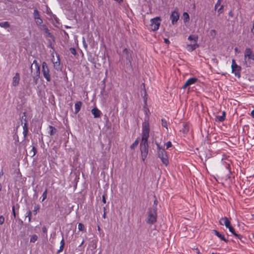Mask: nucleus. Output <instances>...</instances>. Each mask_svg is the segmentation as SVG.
<instances>
[{
    "label": "nucleus",
    "instance_id": "1",
    "mask_svg": "<svg viewBox=\"0 0 254 254\" xmlns=\"http://www.w3.org/2000/svg\"><path fill=\"white\" fill-rule=\"evenodd\" d=\"M157 218V208H149L146 222L148 224H153L156 222Z\"/></svg>",
    "mask_w": 254,
    "mask_h": 254
},
{
    "label": "nucleus",
    "instance_id": "2",
    "mask_svg": "<svg viewBox=\"0 0 254 254\" xmlns=\"http://www.w3.org/2000/svg\"><path fill=\"white\" fill-rule=\"evenodd\" d=\"M149 132L150 128L149 123L148 122L143 123L141 141H143V142L148 141Z\"/></svg>",
    "mask_w": 254,
    "mask_h": 254
},
{
    "label": "nucleus",
    "instance_id": "3",
    "mask_svg": "<svg viewBox=\"0 0 254 254\" xmlns=\"http://www.w3.org/2000/svg\"><path fill=\"white\" fill-rule=\"evenodd\" d=\"M148 141L143 142L141 141L140 144V150L141 152V159L144 161L147 157L148 152Z\"/></svg>",
    "mask_w": 254,
    "mask_h": 254
},
{
    "label": "nucleus",
    "instance_id": "4",
    "mask_svg": "<svg viewBox=\"0 0 254 254\" xmlns=\"http://www.w3.org/2000/svg\"><path fill=\"white\" fill-rule=\"evenodd\" d=\"M161 19L160 17H156L150 20V29L153 31L157 30L160 26Z\"/></svg>",
    "mask_w": 254,
    "mask_h": 254
},
{
    "label": "nucleus",
    "instance_id": "5",
    "mask_svg": "<svg viewBox=\"0 0 254 254\" xmlns=\"http://www.w3.org/2000/svg\"><path fill=\"white\" fill-rule=\"evenodd\" d=\"M158 156L161 159L163 164L167 166L169 164V160L167 152L164 149L160 148L158 150Z\"/></svg>",
    "mask_w": 254,
    "mask_h": 254
},
{
    "label": "nucleus",
    "instance_id": "6",
    "mask_svg": "<svg viewBox=\"0 0 254 254\" xmlns=\"http://www.w3.org/2000/svg\"><path fill=\"white\" fill-rule=\"evenodd\" d=\"M254 59V54L253 53L252 50L250 48H247L246 49L244 53V63L245 64L248 66V62L250 60Z\"/></svg>",
    "mask_w": 254,
    "mask_h": 254
},
{
    "label": "nucleus",
    "instance_id": "7",
    "mask_svg": "<svg viewBox=\"0 0 254 254\" xmlns=\"http://www.w3.org/2000/svg\"><path fill=\"white\" fill-rule=\"evenodd\" d=\"M34 66L36 69V71L35 72V75L33 76L34 81L35 84L37 83L38 80L40 77V66L38 64V63L36 60H34L32 64L31 65V72H32V67Z\"/></svg>",
    "mask_w": 254,
    "mask_h": 254
},
{
    "label": "nucleus",
    "instance_id": "8",
    "mask_svg": "<svg viewBox=\"0 0 254 254\" xmlns=\"http://www.w3.org/2000/svg\"><path fill=\"white\" fill-rule=\"evenodd\" d=\"M42 73L44 77L46 80L49 82L51 81V75L50 74V70L47 63L45 62H43L42 63Z\"/></svg>",
    "mask_w": 254,
    "mask_h": 254
},
{
    "label": "nucleus",
    "instance_id": "9",
    "mask_svg": "<svg viewBox=\"0 0 254 254\" xmlns=\"http://www.w3.org/2000/svg\"><path fill=\"white\" fill-rule=\"evenodd\" d=\"M231 68L232 72L235 74V76L240 77L241 76L240 70L241 69V67L240 66L237 64L234 60H232V61Z\"/></svg>",
    "mask_w": 254,
    "mask_h": 254
},
{
    "label": "nucleus",
    "instance_id": "10",
    "mask_svg": "<svg viewBox=\"0 0 254 254\" xmlns=\"http://www.w3.org/2000/svg\"><path fill=\"white\" fill-rule=\"evenodd\" d=\"M197 79L195 77L190 78L188 79L186 81V82L183 86L182 88L185 89L187 87H188L191 84H194L197 81Z\"/></svg>",
    "mask_w": 254,
    "mask_h": 254
},
{
    "label": "nucleus",
    "instance_id": "11",
    "mask_svg": "<svg viewBox=\"0 0 254 254\" xmlns=\"http://www.w3.org/2000/svg\"><path fill=\"white\" fill-rule=\"evenodd\" d=\"M179 18V15L178 11H174L172 12L170 16V19L173 24H174L175 22H176L178 20Z\"/></svg>",
    "mask_w": 254,
    "mask_h": 254
},
{
    "label": "nucleus",
    "instance_id": "12",
    "mask_svg": "<svg viewBox=\"0 0 254 254\" xmlns=\"http://www.w3.org/2000/svg\"><path fill=\"white\" fill-rule=\"evenodd\" d=\"M57 55V60H55L54 58H53L52 59V62H53V63L54 64V67L58 69L59 68H60V56L56 54ZM53 57H54V56H53Z\"/></svg>",
    "mask_w": 254,
    "mask_h": 254
},
{
    "label": "nucleus",
    "instance_id": "13",
    "mask_svg": "<svg viewBox=\"0 0 254 254\" xmlns=\"http://www.w3.org/2000/svg\"><path fill=\"white\" fill-rule=\"evenodd\" d=\"M20 80V75L19 73H16L15 75L12 78V84L13 86H16L18 85Z\"/></svg>",
    "mask_w": 254,
    "mask_h": 254
},
{
    "label": "nucleus",
    "instance_id": "14",
    "mask_svg": "<svg viewBox=\"0 0 254 254\" xmlns=\"http://www.w3.org/2000/svg\"><path fill=\"white\" fill-rule=\"evenodd\" d=\"M220 224L222 225H225L226 227H228L230 224V221L226 217H222L219 221Z\"/></svg>",
    "mask_w": 254,
    "mask_h": 254
},
{
    "label": "nucleus",
    "instance_id": "15",
    "mask_svg": "<svg viewBox=\"0 0 254 254\" xmlns=\"http://www.w3.org/2000/svg\"><path fill=\"white\" fill-rule=\"evenodd\" d=\"M199 47V45L196 43H194L193 44H188L186 46V48L188 51H192L194 50L196 48H198Z\"/></svg>",
    "mask_w": 254,
    "mask_h": 254
},
{
    "label": "nucleus",
    "instance_id": "16",
    "mask_svg": "<svg viewBox=\"0 0 254 254\" xmlns=\"http://www.w3.org/2000/svg\"><path fill=\"white\" fill-rule=\"evenodd\" d=\"M91 113L95 118H99L101 116V111L97 108H93Z\"/></svg>",
    "mask_w": 254,
    "mask_h": 254
},
{
    "label": "nucleus",
    "instance_id": "17",
    "mask_svg": "<svg viewBox=\"0 0 254 254\" xmlns=\"http://www.w3.org/2000/svg\"><path fill=\"white\" fill-rule=\"evenodd\" d=\"M229 230L230 232H231L234 235H235L236 237H238L239 239H241L242 238V236L241 235L235 233V229L231 225V224L229 225V226L228 227H227Z\"/></svg>",
    "mask_w": 254,
    "mask_h": 254
},
{
    "label": "nucleus",
    "instance_id": "18",
    "mask_svg": "<svg viewBox=\"0 0 254 254\" xmlns=\"http://www.w3.org/2000/svg\"><path fill=\"white\" fill-rule=\"evenodd\" d=\"M82 104V103L81 101H77L75 103V105H74V107H75L74 113L75 114H76L79 112V111L81 109Z\"/></svg>",
    "mask_w": 254,
    "mask_h": 254
},
{
    "label": "nucleus",
    "instance_id": "19",
    "mask_svg": "<svg viewBox=\"0 0 254 254\" xmlns=\"http://www.w3.org/2000/svg\"><path fill=\"white\" fill-rule=\"evenodd\" d=\"M212 232L217 236L218 238H219L221 240H223L225 242H227V240H226L225 236L220 234L218 231H217L216 230H213Z\"/></svg>",
    "mask_w": 254,
    "mask_h": 254
},
{
    "label": "nucleus",
    "instance_id": "20",
    "mask_svg": "<svg viewBox=\"0 0 254 254\" xmlns=\"http://www.w3.org/2000/svg\"><path fill=\"white\" fill-rule=\"evenodd\" d=\"M198 39V37L195 35H190L189 36L188 39L190 41H193L194 43L197 42Z\"/></svg>",
    "mask_w": 254,
    "mask_h": 254
},
{
    "label": "nucleus",
    "instance_id": "21",
    "mask_svg": "<svg viewBox=\"0 0 254 254\" xmlns=\"http://www.w3.org/2000/svg\"><path fill=\"white\" fill-rule=\"evenodd\" d=\"M33 17H34L35 20L37 19V18H40V14H39V12L38 11V10L37 9H35L34 10Z\"/></svg>",
    "mask_w": 254,
    "mask_h": 254
},
{
    "label": "nucleus",
    "instance_id": "22",
    "mask_svg": "<svg viewBox=\"0 0 254 254\" xmlns=\"http://www.w3.org/2000/svg\"><path fill=\"white\" fill-rule=\"evenodd\" d=\"M225 112H223V115L222 116H216V121L219 122H222L225 120Z\"/></svg>",
    "mask_w": 254,
    "mask_h": 254
},
{
    "label": "nucleus",
    "instance_id": "23",
    "mask_svg": "<svg viewBox=\"0 0 254 254\" xmlns=\"http://www.w3.org/2000/svg\"><path fill=\"white\" fill-rule=\"evenodd\" d=\"M49 128L50 129L49 133L51 135H53L56 133L57 129L55 127L49 126Z\"/></svg>",
    "mask_w": 254,
    "mask_h": 254
},
{
    "label": "nucleus",
    "instance_id": "24",
    "mask_svg": "<svg viewBox=\"0 0 254 254\" xmlns=\"http://www.w3.org/2000/svg\"><path fill=\"white\" fill-rule=\"evenodd\" d=\"M0 27L6 28L10 27V24L7 21L2 22L0 23Z\"/></svg>",
    "mask_w": 254,
    "mask_h": 254
},
{
    "label": "nucleus",
    "instance_id": "25",
    "mask_svg": "<svg viewBox=\"0 0 254 254\" xmlns=\"http://www.w3.org/2000/svg\"><path fill=\"white\" fill-rule=\"evenodd\" d=\"M42 27L43 28V30L44 31V32L47 34V35L50 37H52V34L49 32V29H48L47 27H46V26L45 25H42Z\"/></svg>",
    "mask_w": 254,
    "mask_h": 254
},
{
    "label": "nucleus",
    "instance_id": "26",
    "mask_svg": "<svg viewBox=\"0 0 254 254\" xmlns=\"http://www.w3.org/2000/svg\"><path fill=\"white\" fill-rule=\"evenodd\" d=\"M183 18L185 22H187L189 20L190 16L188 13L184 12L183 14Z\"/></svg>",
    "mask_w": 254,
    "mask_h": 254
},
{
    "label": "nucleus",
    "instance_id": "27",
    "mask_svg": "<svg viewBox=\"0 0 254 254\" xmlns=\"http://www.w3.org/2000/svg\"><path fill=\"white\" fill-rule=\"evenodd\" d=\"M48 189H46L45 191L43 192L42 194V199L41 201H44L46 198L47 196Z\"/></svg>",
    "mask_w": 254,
    "mask_h": 254
},
{
    "label": "nucleus",
    "instance_id": "28",
    "mask_svg": "<svg viewBox=\"0 0 254 254\" xmlns=\"http://www.w3.org/2000/svg\"><path fill=\"white\" fill-rule=\"evenodd\" d=\"M37 152L36 148L35 146H33L31 150L30 151V154L32 157L35 155Z\"/></svg>",
    "mask_w": 254,
    "mask_h": 254
},
{
    "label": "nucleus",
    "instance_id": "29",
    "mask_svg": "<svg viewBox=\"0 0 254 254\" xmlns=\"http://www.w3.org/2000/svg\"><path fill=\"white\" fill-rule=\"evenodd\" d=\"M38 239V237L36 235H33L30 237V242L35 243Z\"/></svg>",
    "mask_w": 254,
    "mask_h": 254
},
{
    "label": "nucleus",
    "instance_id": "30",
    "mask_svg": "<svg viewBox=\"0 0 254 254\" xmlns=\"http://www.w3.org/2000/svg\"><path fill=\"white\" fill-rule=\"evenodd\" d=\"M35 22L37 26H42V24L43 23V20L40 18H37L35 19Z\"/></svg>",
    "mask_w": 254,
    "mask_h": 254
},
{
    "label": "nucleus",
    "instance_id": "31",
    "mask_svg": "<svg viewBox=\"0 0 254 254\" xmlns=\"http://www.w3.org/2000/svg\"><path fill=\"white\" fill-rule=\"evenodd\" d=\"M138 144V141L137 139H136L131 145H130V148L131 149H133Z\"/></svg>",
    "mask_w": 254,
    "mask_h": 254
},
{
    "label": "nucleus",
    "instance_id": "32",
    "mask_svg": "<svg viewBox=\"0 0 254 254\" xmlns=\"http://www.w3.org/2000/svg\"><path fill=\"white\" fill-rule=\"evenodd\" d=\"M161 122L162 126L165 127L167 129H168V124L167 121H165L164 119H162Z\"/></svg>",
    "mask_w": 254,
    "mask_h": 254
},
{
    "label": "nucleus",
    "instance_id": "33",
    "mask_svg": "<svg viewBox=\"0 0 254 254\" xmlns=\"http://www.w3.org/2000/svg\"><path fill=\"white\" fill-rule=\"evenodd\" d=\"M78 229L79 231H83L84 229V226L82 223H79L78 225Z\"/></svg>",
    "mask_w": 254,
    "mask_h": 254
},
{
    "label": "nucleus",
    "instance_id": "34",
    "mask_svg": "<svg viewBox=\"0 0 254 254\" xmlns=\"http://www.w3.org/2000/svg\"><path fill=\"white\" fill-rule=\"evenodd\" d=\"M31 216H32V212L29 210L27 212V216H26V217H28V221L29 222H30L31 221Z\"/></svg>",
    "mask_w": 254,
    "mask_h": 254
},
{
    "label": "nucleus",
    "instance_id": "35",
    "mask_svg": "<svg viewBox=\"0 0 254 254\" xmlns=\"http://www.w3.org/2000/svg\"><path fill=\"white\" fill-rule=\"evenodd\" d=\"M210 35L213 37H215L216 35V31L214 29L211 30L210 31Z\"/></svg>",
    "mask_w": 254,
    "mask_h": 254
},
{
    "label": "nucleus",
    "instance_id": "36",
    "mask_svg": "<svg viewBox=\"0 0 254 254\" xmlns=\"http://www.w3.org/2000/svg\"><path fill=\"white\" fill-rule=\"evenodd\" d=\"M222 0H217V1L215 5V9H216L221 4Z\"/></svg>",
    "mask_w": 254,
    "mask_h": 254
},
{
    "label": "nucleus",
    "instance_id": "37",
    "mask_svg": "<svg viewBox=\"0 0 254 254\" xmlns=\"http://www.w3.org/2000/svg\"><path fill=\"white\" fill-rule=\"evenodd\" d=\"M70 53L73 55H75L76 54V50L74 48H70Z\"/></svg>",
    "mask_w": 254,
    "mask_h": 254
},
{
    "label": "nucleus",
    "instance_id": "38",
    "mask_svg": "<svg viewBox=\"0 0 254 254\" xmlns=\"http://www.w3.org/2000/svg\"><path fill=\"white\" fill-rule=\"evenodd\" d=\"M4 222V217L2 215L0 216V225L3 224Z\"/></svg>",
    "mask_w": 254,
    "mask_h": 254
},
{
    "label": "nucleus",
    "instance_id": "39",
    "mask_svg": "<svg viewBox=\"0 0 254 254\" xmlns=\"http://www.w3.org/2000/svg\"><path fill=\"white\" fill-rule=\"evenodd\" d=\"M23 130H28V125H27V122L26 121V122L24 123L23 126Z\"/></svg>",
    "mask_w": 254,
    "mask_h": 254
},
{
    "label": "nucleus",
    "instance_id": "40",
    "mask_svg": "<svg viewBox=\"0 0 254 254\" xmlns=\"http://www.w3.org/2000/svg\"><path fill=\"white\" fill-rule=\"evenodd\" d=\"M166 145L167 149L171 147L172 146V143H171V142L170 141H168L166 143Z\"/></svg>",
    "mask_w": 254,
    "mask_h": 254
},
{
    "label": "nucleus",
    "instance_id": "41",
    "mask_svg": "<svg viewBox=\"0 0 254 254\" xmlns=\"http://www.w3.org/2000/svg\"><path fill=\"white\" fill-rule=\"evenodd\" d=\"M39 209V205H36V206H34V209L33 211L35 212V214H37V211Z\"/></svg>",
    "mask_w": 254,
    "mask_h": 254
},
{
    "label": "nucleus",
    "instance_id": "42",
    "mask_svg": "<svg viewBox=\"0 0 254 254\" xmlns=\"http://www.w3.org/2000/svg\"><path fill=\"white\" fill-rule=\"evenodd\" d=\"M28 130H23V134L24 137H26L28 134Z\"/></svg>",
    "mask_w": 254,
    "mask_h": 254
},
{
    "label": "nucleus",
    "instance_id": "43",
    "mask_svg": "<svg viewBox=\"0 0 254 254\" xmlns=\"http://www.w3.org/2000/svg\"><path fill=\"white\" fill-rule=\"evenodd\" d=\"M12 210L13 215L14 217V218H15L16 217V213H15V207L14 205L12 206Z\"/></svg>",
    "mask_w": 254,
    "mask_h": 254
},
{
    "label": "nucleus",
    "instance_id": "44",
    "mask_svg": "<svg viewBox=\"0 0 254 254\" xmlns=\"http://www.w3.org/2000/svg\"><path fill=\"white\" fill-rule=\"evenodd\" d=\"M223 8V5H222L218 10V12H219V14H220L222 12Z\"/></svg>",
    "mask_w": 254,
    "mask_h": 254
},
{
    "label": "nucleus",
    "instance_id": "45",
    "mask_svg": "<svg viewBox=\"0 0 254 254\" xmlns=\"http://www.w3.org/2000/svg\"><path fill=\"white\" fill-rule=\"evenodd\" d=\"M157 203H158V201L157 199H155L154 201V202H153V205H154V207L153 208H156V206L157 205Z\"/></svg>",
    "mask_w": 254,
    "mask_h": 254
},
{
    "label": "nucleus",
    "instance_id": "46",
    "mask_svg": "<svg viewBox=\"0 0 254 254\" xmlns=\"http://www.w3.org/2000/svg\"><path fill=\"white\" fill-rule=\"evenodd\" d=\"M42 231L44 233H46L47 232V229L46 228V227L45 226H44L42 228Z\"/></svg>",
    "mask_w": 254,
    "mask_h": 254
},
{
    "label": "nucleus",
    "instance_id": "47",
    "mask_svg": "<svg viewBox=\"0 0 254 254\" xmlns=\"http://www.w3.org/2000/svg\"><path fill=\"white\" fill-rule=\"evenodd\" d=\"M164 42L167 44H170V41L169 40L167 39V38H164Z\"/></svg>",
    "mask_w": 254,
    "mask_h": 254
},
{
    "label": "nucleus",
    "instance_id": "48",
    "mask_svg": "<svg viewBox=\"0 0 254 254\" xmlns=\"http://www.w3.org/2000/svg\"><path fill=\"white\" fill-rule=\"evenodd\" d=\"M102 201L104 203H106V202L105 196L104 195L102 196Z\"/></svg>",
    "mask_w": 254,
    "mask_h": 254
},
{
    "label": "nucleus",
    "instance_id": "49",
    "mask_svg": "<svg viewBox=\"0 0 254 254\" xmlns=\"http://www.w3.org/2000/svg\"><path fill=\"white\" fill-rule=\"evenodd\" d=\"M60 244H61V245L64 246V239H63L62 240V241H61Z\"/></svg>",
    "mask_w": 254,
    "mask_h": 254
},
{
    "label": "nucleus",
    "instance_id": "50",
    "mask_svg": "<svg viewBox=\"0 0 254 254\" xmlns=\"http://www.w3.org/2000/svg\"><path fill=\"white\" fill-rule=\"evenodd\" d=\"M64 246L61 245L60 246V250H59V251H63V250L64 249Z\"/></svg>",
    "mask_w": 254,
    "mask_h": 254
},
{
    "label": "nucleus",
    "instance_id": "51",
    "mask_svg": "<svg viewBox=\"0 0 254 254\" xmlns=\"http://www.w3.org/2000/svg\"><path fill=\"white\" fill-rule=\"evenodd\" d=\"M251 116L254 118V109L251 112Z\"/></svg>",
    "mask_w": 254,
    "mask_h": 254
},
{
    "label": "nucleus",
    "instance_id": "52",
    "mask_svg": "<svg viewBox=\"0 0 254 254\" xmlns=\"http://www.w3.org/2000/svg\"><path fill=\"white\" fill-rule=\"evenodd\" d=\"M83 44H84V46L85 47H87V45L85 43V41L84 40L83 41Z\"/></svg>",
    "mask_w": 254,
    "mask_h": 254
},
{
    "label": "nucleus",
    "instance_id": "53",
    "mask_svg": "<svg viewBox=\"0 0 254 254\" xmlns=\"http://www.w3.org/2000/svg\"><path fill=\"white\" fill-rule=\"evenodd\" d=\"M251 32L254 34V28H252V29H251Z\"/></svg>",
    "mask_w": 254,
    "mask_h": 254
},
{
    "label": "nucleus",
    "instance_id": "54",
    "mask_svg": "<svg viewBox=\"0 0 254 254\" xmlns=\"http://www.w3.org/2000/svg\"><path fill=\"white\" fill-rule=\"evenodd\" d=\"M157 147H158V150L160 149V148H162L161 147H160V146L158 144H157Z\"/></svg>",
    "mask_w": 254,
    "mask_h": 254
},
{
    "label": "nucleus",
    "instance_id": "55",
    "mask_svg": "<svg viewBox=\"0 0 254 254\" xmlns=\"http://www.w3.org/2000/svg\"><path fill=\"white\" fill-rule=\"evenodd\" d=\"M103 217L104 218H106V213H104L103 216Z\"/></svg>",
    "mask_w": 254,
    "mask_h": 254
},
{
    "label": "nucleus",
    "instance_id": "56",
    "mask_svg": "<svg viewBox=\"0 0 254 254\" xmlns=\"http://www.w3.org/2000/svg\"><path fill=\"white\" fill-rule=\"evenodd\" d=\"M98 230L100 231V227L99 226H98Z\"/></svg>",
    "mask_w": 254,
    "mask_h": 254
},
{
    "label": "nucleus",
    "instance_id": "57",
    "mask_svg": "<svg viewBox=\"0 0 254 254\" xmlns=\"http://www.w3.org/2000/svg\"><path fill=\"white\" fill-rule=\"evenodd\" d=\"M237 50H238L237 48H236L235 49V51L236 52H237Z\"/></svg>",
    "mask_w": 254,
    "mask_h": 254
},
{
    "label": "nucleus",
    "instance_id": "58",
    "mask_svg": "<svg viewBox=\"0 0 254 254\" xmlns=\"http://www.w3.org/2000/svg\"><path fill=\"white\" fill-rule=\"evenodd\" d=\"M197 254H200V252H199V250H197Z\"/></svg>",
    "mask_w": 254,
    "mask_h": 254
},
{
    "label": "nucleus",
    "instance_id": "59",
    "mask_svg": "<svg viewBox=\"0 0 254 254\" xmlns=\"http://www.w3.org/2000/svg\"><path fill=\"white\" fill-rule=\"evenodd\" d=\"M1 190V185L0 184V191Z\"/></svg>",
    "mask_w": 254,
    "mask_h": 254
},
{
    "label": "nucleus",
    "instance_id": "60",
    "mask_svg": "<svg viewBox=\"0 0 254 254\" xmlns=\"http://www.w3.org/2000/svg\"><path fill=\"white\" fill-rule=\"evenodd\" d=\"M212 254H214V253H212Z\"/></svg>",
    "mask_w": 254,
    "mask_h": 254
}]
</instances>
